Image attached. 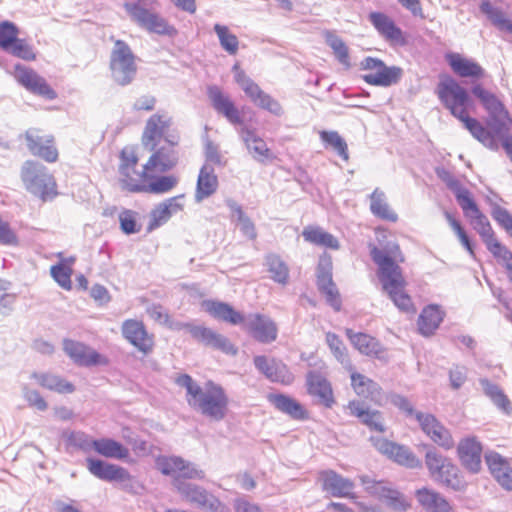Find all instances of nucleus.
Segmentation results:
<instances>
[{
    "label": "nucleus",
    "instance_id": "1",
    "mask_svg": "<svg viewBox=\"0 0 512 512\" xmlns=\"http://www.w3.org/2000/svg\"><path fill=\"white\" fill-rule=\"evenodd\" d=\"M171 125L170 116L155 113L146 120L141 133V146L150 154L145 164L155 177L172 170L179 162L180 137L168 133Z\"/></svg>",
    "mask_w": 512,
    "mask_h": 512
},
{
    "label": "nucleus",
    "instance_id": "2",
    "mask_svg": "<svg viewBox=\"0 0 512 512\" xmlns=\"http://www.w3.org/2000/svg\"><path fill=\"white\" fill-rule=\"evenodd\" d=\"M370 255L377 265V277L382 290L399 310L414 314L416 307L406 291L407 281L399 265L405 261L400 246L394 243L388 250L372 246Z\"/></svg>",
    "mask_w": 512,
    "mask_h": 512
},
{
    "label": "nucleus",
    "instance_id": "3",
    "mask_svg": "<svg viewBox=\"0 0 512 512\" xmlns=\"http://www.w3.org/2000/svg\"><path fill=\"white\" fill-rule=\"evenodd\" d=\"M118 181L121 188L130 193L165 194L178 184L175 175L155 177L147 165L137 169L138 155L133 147H124L119 154Z\"/></svg>",
    "mask_w": 512,
    "mask_h": 512
},
{
    "label": "nucleus",
    "instance_id": "4",
    "mask_svg": "<svg viewBox=\"0 0 512 512\" xmlns=\"http://www.w3.org/2000/svg\"><path fill=\"white\" fill-rule=\"evenodd\" d=\"M177 383L186 388L188 404L202 415L215 421L223 420L226 417L229 397L221 385L209 381L204 388H201L187 374L180 375L177 378Z\"/></svg>",
    "mask_w": 512,
    "mask_h": 512
},
{
    "label": "nucleus",
    "instance_id": "5",
    "mask_svg": "<svg viewBox=\"0 0 512 512\" xmlns=\"http://www.w3.org/2000/svg\"><path fill=\"white\" fill-rule=\"evenodd\" d=\"M20 178L25 189L43 202L51 201L59 194L52 173L36 160H26L20 169Z\"/></svg>",
    "mask_w": 512,
    "mask_h": 512
},
{
    "label": "nucleus",
    "instance_id": "6",
    "mask_svg": "<svg viewBox=\"0 0 512 512\" xmlns=\"http://www.w3.org/2000/svg\"><path fill=\"white\" fill-rule=\"evenodd\" d=\"M424 461L430 476L440 485L455 491L465 489V478L451 458L430 448L425 453Z\"/></svg>",
    "mask_w": 512,
    "mask_h": 512
},
{
    "label": "nucleus",
    "instance_id": "7",
    "mask_svg": "<svg viewBox=\"0 0 512 512\" xmlns=\"http://www.w3.org/2000/svg\"><path fill=\"white\" fill-rule=\"evenodd\" d=\"M435 93L455 118L459 119L469 112L472 102L467 90L450 75H440Z\"/></svg>",
    "mask_w": 512,
    "mask_h": 512
},
{
    "label": "nucleus",
    "instance_id": "8",
    "mask_svg": "<svg viewBox=\"0 0 512 512\" xmlns=\"http://www.w3.org/2000/svg\"><path fill=\"white\" fill-rule=\"evenodd\" d=\"M360 482L364 491L394 512H407L411 509V500L403 492L383 480H375L369 476H361Z\"/></svg>",
    "mask_w": 512,
    "mask_h": 512
},
{
    "label": "nucleus",
    "instance_id": "9",
    "mask_svg": "<svg viewBox=\"0 0 512 512\" xmlns=\"http://www.w3.org/2000/svg\"><path fill=\"white\" fill-rule=\"evenodd\" d=\"M472 93L489 114L488 124L493 128L494 133H506L512 129V118L508 110L493 92L477 84L472 87Z\"/></svg>",
    "mask_w": 512,
    "mask_h": 512
},
{
    "label": "nucleus",
    "instance_id": "10",
    "mask_svg": "<svg viewBox=\"0 0 512 512\" xmlns=\"http://www.w3.org/2000/svg\"><path fill=\"white\" fill-rule=\"evenodd\" d=\"M109 68L114 81L125 86L132 82L137 72L136 56L123 40H116L110 54Z\"/></svg>",
    "mask_w": 512,
    "mask_h": 512
},
{
    "label": "nucleus",
    "instance_id": "11",
    "mask_svg": "<svg viewBox=\"0 0 512 512\" xmlns=\"http://www.w3.org/2000/svg\"><path fill=\"white\" fill-rule=\"evenodd\" d=\"M417 421L422 433L436 446L449 451L455 447V439L452 432L434 414L428 412H416Z\"/></svg>",
    "mask_w": 512,
    "mask_h": 512
},
{
    "label": "nucleus",
    "instance_id": "12",
    "mask_svg": "<svg viewBox=\"0 0 512 512\" xmlns=\"http://www.w3.org/2000/svg\"><path fill=\"white\" fill-rule=\"evenodd\" d=\"M361 69L367 71L362 79L369 85L388 87L399 82L403 71L400 67L387 66L382 60L366 57L361 62Z\"/></svg>",
    "mask_w": 512,
    "mask_h": 512
},
{
    "label": "nucleus",
    "instance_id": "13",
    "mask_svg": "<svg viewBox=\"0 0 512 512\" xmlns=\"http://www.w3.org/2000/svg\"><path fill=\"white\" fill-rule=\"evenodd\" d=\"M24 139L33 156L50 164L59 160L60 154L54 135L45 134L39 128H30L24 133Z\"/></svg>",
    "mask_w": 512,
    "mask_h": 512
},
{
    "label": "nucleus",
    "instance_id": "14",
    "mask_svg": "<svg viewBox=\"0 0 512 512\" xmlns=\"http://www.w3.org/2000/svg\"><path fill=\"white\" fill-rule=\"evenodd\" d=\"M124 8L133 21L151 33L172 36L177 32L165 19L142 7L139 3L126 2Z\"/></svg>",
    "mask_w": 512,
    "mask_h": 512
},
{
    "label": "nucleus",
    "instance_id": "15",
    "mask_svg": "<svg viewBox=\"0 0 512 512\" xmlns=\"http://www.w3.org/2000/svg\"><path fill=\"white\" fill-rule=\"evenodd\" d=\"M156 467L163 474L174 477L176 481L182 479H204V471L196 465L178 456H160L156 459Z\"/></svg>",
    "mask_w": 512,
    "mask_h": 512
},
{
    "label": "nucleus",
    "instance_id": "16",
    "mask_svg": "<svg viewBox=\"0 0 512 512\" xmlns=\"http://www.w3.org/2000/svg\"><path fill=\"white\" fill-rule=\"evenodd\" d=\"M181 328L186 330L195 340L219 350L226 355H236L237 347L226 336L204 326L194 325L192 323H183Z\"/></svg>",
    "mask_w": 512,
    "mask_h": 512
},
{
    "label": "nucleus",
    "instance_id": "17",
    "mask_svg": "<svg viewBox=\"0 0 512 512\" xmlns=\"http://www.w3.org/2000/svg\"><path fill=\"white\" fill-rule=\"evenodd\" d=\"M123 338L144 355L153 352L154 335L147 330L142 320L126 319L121 326Z\"/></svg>",
    "mask_w": 512,
    "mask_h": 512
},
{
    "label": "nucleus",
    "instance_id": "18",
    "mask_svg": "<svg viewBox=\"0 0 512 512\" xmlns=\"http://www.w3.org/2000/svg\"><path fill=\"white\" fill-rule=\"evenodd\" d=\"M317 286L329 305L336 311H339L341 308V297L332 279V258L330 255L324 254L320 257L317 267Z\"/></svg>",
    "mask_w": 512,
    "mask_h": 512
},
{
    "label": "nucleus",
    "instance_id": "19",
    "mask_svg": "<svg viewBox=\"0 0 512 512\" xmlns=\"http://www.w3.org/2000/svg\"><path fill=\"white\" fill-rule=\"evenodd\" d=\"M63 350L79 366L91 367L107 365L109 363L106 356L98 353L85 343L72 339H65L63 341Z\"/></svg>",
    "mask_w": 512,
    "mask_h": 512
},
{
    "label": "nucleus",
    "instance_id": "20",
    "mask_svg": "<svg viewBox=\"0 0 512 512\" xmlns=\"http://www.w3.org/2000/svg\"><path fill=\"white\" fill-rule=\"evenodd\" d=\"M373 444L380 453L399 465L408 468H418L421 466V461L417 455L405 445L383 438L373 439Z\"/></svg>",
    "mask_w": 512,
    "mask_h": 512
},
{
    "label": "nucleus",
    "instance_id": "21",
    "mask_svg": "<svg viewBox=\"0 0 512 512\" xmlns=\"http://www.w3.org/2000/svg\"><path fill=\"white\" fill-rule=\"evenodd\" d=\"M245 331L257 342L268 344L276 341L278 337V326L270 317L254 313L244 321Z\"/></svg>",
    "mask_w": 512,
    "mask_h": 512
},
{
    "label": "nucleus",
    "instance_id": "22",
    "mask_svg": "<svg viewBox=\"0 0 512 512\" xmlns=\"http://www.w3.org/2000/svg\"><path fill=\"white\" fill-rule=\"evenodd\" d=\"M368 20L378 34L392 45H406V37L402 29L386 13L373 11L368 15Z\"/></svg>",
    "mask_w": 512,
    "mask_h": 512
},
{
    "label": "nucleus",
    "instance_id": "23",
    "mask_svg": "<svg viewBox=\"0 0 512 512\" xmlns=\"http://www.w3.org/2000/svg\"><path fill=\"white\" fill-rule=\"evenodd\" d=\"M15 79L27 90L46 99H55L56 92L48 85L44 78L40 77L33 69L21 64L14 66Z\"/></svg>",
    "mask_w": 512,
    "mask_h": 512
},
{
    "label": "nucleus",
    "instance_id": "24",
    "mask_svg": "<svg viewBox=\"0 0 512 512\" xmlns=\"http://www.w3.org/2000/svg\"><path fill=\"white\" fill-rule=\"evenodd\" d=\"M318 479L322 490L334 497L348 498L355 500L357 497L353 493L354 482L341 476L333 470H323L318 473Z\"/></svg>",
    "mask_w": 512,
    "mask_h": 512
},
{
    "label": "nucleus",
    "instance_id": "25",
    "mask_svg": "<svg viewBox=\"0 0 512 512\" xmlns=\"http://www.w3.org/2000/svg\"><path fill=\"white\" fill-rule=\"evenodd\" d=\"M255 367L270 381L289 385L293 382L294 376L288 366L275 358H267L260 355L253 359Z\"/></svg>",
    "mask_w": 512,
    "mask_h": 512
},
{
    "label": "nucleus",
    "instance_id": "26",
    "mask_svg": "<svg viewBox=\"0 0 512 512\" xmlns=\"http://www.w3.org/2000/svg\"><path fill=\"white\" fill-rule=\"evenodd\" d=\"M482 450L476 437H465L457 445V456L466 470L478 473L481 470Z\"/></svg>",
    "mask_w": 512,
    "mask_h": 512
},
{
    "label": "nucleus",
    "instance_id": "27",
    "mask_svg": "<svg viewBox=\"0 0 512 512\" xmlns=\"http://www.w3.org/2000/svg\"><path fill=\"white\" fill-rule=\"evenodd\" d=\"M86 465L88 471L101 480L108 482H124L131 480L130 473L121 466L95 458H87Z\"/></svg>",
    "mask_w": 512,
    "mask_h": 512
},
{
    "label": "nucleus",
    "instance_id": "28",
    "mask_svg": "<svg viewBox=\"0 0 512 512\" xmlns=\"http://www.w3.org/2000/svg\"><path fill=\"white\" fill-rule=\"evenodd\" d=\"M350 370L351 387L354 392L376 405H383L384 393L382 388L374 380L352 369Z\"/></svg>",
    "mask_w": 512,
    "mask_h": 512
},
{
    "label": "nucleus",
    "instance_id": "29",
    "mask_svg": "<svg viewBox=\"0 0 512 512\" xmlns=\"http://www.w3.org/2000/svg\"><path fill=\"white\" fill-rule=\"evenodd\" d=\"M306 386L309 395L318 397L319 401L327 408L335 403L333 389L328 379L317 371H310L306 376Z\"/></svg>",
    "mask_w": 512,
    "mask_h": 512
},
{
    "label": "nucleus",
    "instance_id": "30",
    "mask_svg": "<svg viewBox=\"0 0 512 512\" xmlns=\"http://www.w3.org/2000/svg\"><path fill=\"white\" fill-rule=\"evenodd\" d=\"M241 138L245 144L249 154L260 163L273 162L277 156L267 146L263 138H261L254 130L243 128L241 130Z\"/></svg>",
    "mask_w": 512,
    "mask_h": 512
},
{
    "label": "nucleus",
    "instance_id": "31",
    "mask_svg": "<svg viewBox=\"0 0 512 512\" xmlns=\"http://www.w3.org/2000/svg\"><path fill=\"white\" fill-rule=\"evenodd\" d=\"M440 177L446 183L447 187L454 193L465 217L469 218L480 212L471 192L464 188L458 179L448 172H443V175Z\"/></svg>",
    "mask_w": 512,
    "mask_h": 512
},
{
    "label": "nucleus",
    "instance_id": "32",
    "mask_svg": "<svg viewBox=\"0 0 512 512\" xmlns=\"http://www.w3.org/2000/svg\"><path fill=\"white\" fill-rule=\"evenodd\" d=\"M445 58L451 70L461 78L479 80L485 76L483 67L473 59L459 53H448Z\"/></svg>",
    "mask_w": 512,
    "mask_h": 512
},
{
    "label": "nucleus",
    "instance_id": "33",
    "mask_svg": "<svg viewBox=\"0 0 512 512\" xmlns=\"http://www.w3.org/2000/svg\"><path fill=\"white\" fill-rule=\"evenodd\" d=\"M345 334L359 353L371 358L382 357L385 349L375 337L362 332H354L349 328L345 330Z\"/></svg>",
    "mask_w": 512,
    "mask_h": 512
},
{
    "label": "nucleus",
    "instance_id": "34",
    "mask_svg": "<svg viewBox=\"0 0 512 512\" xmlns=\"http://www.w3.org/2000/svg\"><path fill=\"white\" fill-rule=\"evenodd\" d=\"M84 450H94L97 454L111 459L123 460L128 458L129 449L120 442L111 438H100L85 442Z\"/></svg>",
    "mask_w": 512,
    "mask_h": 512
},
{
    "label": "nucleus",
    "instance_id": "35",
    "mask_svg": "<svg viewBox=\"0 0 512 512\" xmlns=\"http://www.w3.org/2000/svg\"><path fill=\"white\" fill-rule=\"evenodd\" d=\"M347 409L350 415L358 418L360 422L367 426L370 430L379 433H384L386 431V427L384 425L383 417L380 411L370 410L358 400L350 401L347 405Z\"/></svg>",
    "mask_w": 512,
    "mask_h": 512
},
{
    "label": "nucleus",
    "instance_id": "36",
    "mask_svg": "<svg viewBox=\"0 0 512 512\" xmlns=\"http://www.w3.org/2000/svg\"><path fill=\"white\" fill-rule=\"evenodd\" d=\"M347 409L350 415L358 418L360 422L367 426L370 430L379 433H384L386 431V427L384 425L383 417L380 411L370 410L358 400L350 401L347 405Z\"/></svg>",
    "mask_w": 512,
    "mask_h": 512
},
{
    "label": "nucleus",
    "instance_id": "37",
    "mask_svg": "<svg viewBox=\"0 0 512 512\" xmlns=\"http://www.w3.org/2000/svg\"><path fill=\"white\" fill-rule=\"evenodd\" d=\"M415 498L426 512H454L448 500L434 489L419 488L415 491Z\"/></svg>",
    "mask_w": 512,
    "mask_h": 512
},
{
    "label": "nucleus",
    "instance_id": "38",
    "mask_svg": "<svg viewBox=\"0 0 512 512\" xmlns=\"http://www.w3.org/2000/svg\"><path fill=\"white\" fill-rule=\"evenodd\" d=\"M208 96L213 108L224 115L232 124H241L242 118L239 110L233 101L226 96L218 87L212 86L208 89Z\"/></svg>",
    "mask_w": 512,
    "mask_h": 512
},
{
    "label": "nucleus",
    "instance_id": "39",
    "mask_svg": "<svg viewBox=\"0 0 512 512\" xmlns=\"http://www.w3.org/2000/svg\"><path fill=\"white\" fill-rule=\"evenodd\" d=\"M485 460L498 483L505 489L512 490V469L508 461L497 452H488Z\"/></svg>",
    "mask_w": 512,
    "mask_h": 512
},
{
    "label": "nucleus",
    "instance_id": "40",
    "mask_svg": "<svg viewBox=\"0 0 512 512\" xmlns=\"http://www.w3.org/2000/svg\"><path fill=\"white\" fill-rule=\"evenodd\" d=\"M182 198L183 196H175L159 203L151 211L149 229L153 230L158 228L159 226L166 223L174 213L181 211L183 209V205L179 201Z\"/></svg>",
    "mask_w": 512,
    "mask_h": 512
},
{
    "label": "nucleus",
    "instance_id": "41",
    "mask_svg": "<svg viewBox=\"0 0 512 512\" xmlns=\"http://www.w3.org/2000/svg\"><path fill=\"white\" fill-rule=\"evenodd\" d=\"M458 120L484 146L491 150L498 148L494 133L488 130L479 120L471 117L469 112Z\"/></svg>",
    "mask_w": 512,
    "mask_h": 512
},
{
    "label": "nucleus",
    "instance_id": "42",
    "mask_svg": "<svg viewBox=\"0 0 512 512\" xmlns=\"http://www.w3.org/2000/svg\"><path fill=\"white\" fill-rule=\"evenodd\" d=\"M458 120L484 146L491 150L498 148L494 133L488 130L479 120L471 117L469 112Z\"/></svg>",
    "mask_w": 512,
    "mask_h": 512
},
{
    "label": "nucleus",
    "instance_id": "43",
    "mask_svg": "<svg viewBox=\"0 0 512 512\" xmlns=\"http://www.w3.org/2000/svg\"><path fill=\"white\" fill-rule=\"evenodd\" d=\"M218 189V178L215 174L213 166L204 164L198 175L195 198L197 201H202L213 195Z\"/></svg>",
    "mask_w": 512,
    "mask_h": 512
},
{
    "label": "nucleus",
    "instance_id": "44",
    "mask_svg": "<svg viewBox=\"0 0 512 512\" xmlns=\"http://www.w3.org/2000/svg\"><path fill=\"white\" fill-rule=\"evenodd\" d=\"M371 213L384 221L395 223L398 221V214L390 206L387 196L380 188H375L369 196Z\"/></svg>",
    "mask_w": 512,
    "mask_h": 512
},
{
    "label": "nucleus",
    "instance_id": "45",
    "mask_svg": "<svg viewBox=\"0 0 512 512\" xmlns=\"http://www.w3.org/2000/svg\"><path fill=\"white\" fill-rule=\"evenodd\" d=\"M268 400L281 412L296 420L309 418L308 411L295 399L284 394H270Z\"/></svg>",
    "mask_w": 512,
    "mask_h": 512
},
{
    "label": "nucleus",
    "instance_id": "46",
    "mask_svg": "<svg viewBox=\"0 0 512 512\" xmlns=\"http://www.w3.org/2000/svg\"><path fill=\"white\" fill-rule=\"evenodd\" d=\"M203 305L205 310L218 320L233 325L244 323V316L227 303L210 300Z\"/></svg>",
    "mask_w": 512,
    "mask_h": 512
},
{
    "label": "nucleus",
    "instance_id": "47",
    "mask_svg": "<svg viewBox=\"0 0 512 512\" xmlns=\"http://www.w3.org/2000/svg\"><path fill=\"white\" fill-rule=\"evenodd\" d=\"M444 313L437 305L423 308L418 318V329L424 336L432 335L443 321Z\"/></svg>",
    "mask_w": 512,
    "mask_h": 512
},
{
    "label": "nucleus",
    "instance_id": "48",
    "mask_svg": "<svg viewBox=\"0 0 512 512\" xmlns=\"http://www.w3.org/2000/svg\"><path fill=\"white\" fill-rule=\"evenodd\" d=\"M33 377L41 387L59 394H71L75 391L74 384L60 375L39 373L34 374Z\"/></svg>",
    "mask_w": 512,
    "mask_h": 512
},
{
    "label": "nucleus",
    "instance_id": "49",
    "mask_svg": "<svg viewBox=\"0 0 512 512\" xmlns=\"http://www.w3.org/2000/svg\"><path fill=\"white\" fill-rule=\"evenodd\" d=\"M302 236L305 241L316 246L333 250H337L340 247L338 240L332 234L318 226L309 225L305 227L302 231Z\"/></svg>",
    "mask_w": 512,
    "mask_h": 512
},
{
    "label": "nucleus",
    "instance_id": "50",
    "mask_svg": "<svg viewBox=\"0 0 512 512\" xmlns=\"http://www.w3.org/2000/svg\"><path fill=\"white\" fill-rule=\"evenodd\" d=\"M265 267L270 278L282 285L289 281V267L280 255L269 253L265 256Z\"/></svg>",
    "mask_w": 512,
    "mask_h": 512
},
{
    "label": "nucleus",
    "instance_id": "51",
    "mask_svg": "<svg viewBox=\"0 0 512 512\" xmlns=\"http://www.w3.org/2000/svg\"><path fill=\"white\" fill-rule=\"evenodd\" d=\"M175 488L191 504L202 509L210 493L201 486L176 481Z\"/></svg>",
    "mask_w": 512,
    "mask_h": 512
},
{
    "label": "nucleus",
    "instance_id": "52",
    "mask_svg": "<svg viewBox=\"0 0 512 512\" xmlns=\"http://www.w3.org/2000/svg\"><path fill=\"white\" fill-rule=\"evenodd\" d=\"M74 262L75 257L65 258L62 259L60 263L53 265L50 269L53 279L65 290L72 288L71 276Z\"/></svg>",
    "mask_w": 512,
    "mask_h": 512
},
{
    "label": "nucleus",
    "instance_id": "53",
    "mask_svg": "<svg viewBox=\"0 0 512 512\" xmlns=\"http://www.w3.org/2000/svg\"><path fill=\"white\" fill-rule=\"evenodd\" d=\"M480 9L495 27L512 34V20L502 10L494 7L489 1L482 2Z\"/></svg>",
    "mask_w": 512,
    "mask_h": 512
},
{
    "label": "nucleus",
    "instance_id": "54",
    "mask_svg": "<svg viewBox=\"0 0 512 512\" xmlns=\"http://www.w3.org/2000/svg\"><path fill=\"white\" fill-rule=\"evenodd\" d=\"M319 136L325 147H330L345 161L349 159L346 141L336 131H320Z\"/></svg>",
    "mask_w": 512,
    "mask_h": 512
},
{
    "label": "nucleus",
    "instance_id": "55",
    "mask_svg": "<svg viewBox=\"0 0 512 512\" xmlns=\"http://www.w3.org/2000/svg\"><path fill=\"white\" fill-rule=\"evenodd\" d=\"M214 31L218 36L221 47L230 55L237 54L239 48L237 36L227 26L221 24H215Z\"/></svg>",
    "mask_w": 512,
    "mask_h": 512
},
{
    "label": "nucleus",
    "instance_id": "56",
    "mask_svg": "<svg viewBox=\"0 0 512 512\" xmlns=\"http://www.w3.org/2000/svg\"><path fill=\"white\" fill-rule=\"evenodd\" d=\"M481 384L485 394L493 401L497 407H499L504 412H510V400L497 385L491 383L488 380H482Z\"/></svg>",
    "mask_w": 512,
    "mask_h": 512
},
{
    "label": "nucleus",
    "instance_id": "57",
    "mask_svg": "<svg viewBox=\"0 0 512 512\" xmlns=\"http://www.w3.org/2000/svg\"><path fill=\"white\" fill-rule=\"evenodd\" d=\"M326 42L333 50L337 60L346 68L350 67L349 49L345 42L338 36L328 32L326 34Z\"/></svg>",
    "mask_w": 512,
    "mask_h": 512
},
{
    "label": "nucleus",
    "instance_id": "58",
    "mask_svg": "<svg viewBox=\"0 0 512 512\" xmlns=\"http://www.w3.org/2000/svg\"><path fill=\"white\" fill-rule=\"evenodd\" d=\"M474 230L480 235L484 244L495 238V233L488 218L480 211L468 218Z\"/></svg>",
    "mask_w": 512,
    "mask_h": 512
},
{
    "label": "nucleus",
    "instance_id": "59",
    "mask_svg": "<svg viewBox=\"0 0 512 512\" xmlns=\"http://www.w3.org/2000/svg\"><path fill=\"white\" fill-rule=\"evenodd\" d=\"M487 249L497 259L498 262L502 263L508 274L512 272V252L502 245L496 237L486 244Z\"/></svg>",
    "mask_w": 512,
    "mask_h": 512
},
{
    "label": "nucleus",
    "instance_id": "60",
    "mask_svg": "<svg viewBox=\"0 0 512 512\" xmlns=\"http://www.w3.org/2000/svg\"><path fill=\"white\" fill-rule=\"evenodd\" d=\"M232 208L237 218V225L240 231L248 239L255 240L257 237V231L252 219L243 211L241 206L234 204Z\"/></svg>",
    "mask_w": 512,
    "mask_h": 512
},
{
    "label": "nucleus",
    "instance_id": "61",
    "mask_svg": "<svg viewBox=\"0 0 512 512\" xmlns=\"http://www.w3.org/2000/svg\"><path fill=\"white\" fill-rule=\"evenodd\" d=\"M445 218L446 220L448 221L450 227L452 228V230L455 232V234L457 235L460 243L464 246V248L468 251V253L474 257L475 253H474V249H473V246L470 242V239L465 231V229L463 228V226L461 225L460 221H458L452 214H450L449 212H446L445 213Z\"/></svg>",
    "mask_w": 512,
    "mask_h": 512
},
{
    "label": "nucleus",
    "instance_id": "62",
    "mask_svg": "<svg viewBox=\"0 0 512 512\" xmlns=\"http://www.w3.org/2000/svg\"><path fill=\"white\" fill-rule=\"evenodd\" d=\"M19 30L15 24L4 21L0 23V48L7 51L18 38Z\"/></svg>",
    "mask_w": 512,
    "mask_h": 512
},
{
    "label": "nucleus",
    "instance_id": "63",
    "mask_svg": "<svg viewBox=\"0 0 512 512\" xmlns=\"http://www.w3.org/2000/svg\"><path fill=\"white\" fill-rule=\"evenodd\" d=\"M326 343H327L328 347L330 348L332 354L338 361L343 363L347 359V356H348L347 348H346L345 344L343 343V341L341 340V338L337 334H335L333 332H327L326 333Z\"/></svg>",
    "mask_w": 512,
    "mask_h": 512
},
{
    "label": "nucleus",
    "instance_id": "64",
    "mask_svg": "<svg viewBox=\"0 0 512 512\" xmlns=\"http://www.w3.org/2000/svg\"><path fill=\"white\" fill-rule=\"evenodd\" d=\"M7 51L26 61H34L36 59V54L32 46L24 39L17 38Z\"/></svg>",
    "mask_w": 512,
    "mask_h": 512
}]
</instances>
